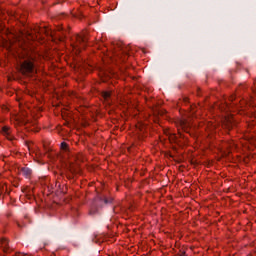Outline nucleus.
Segmentation results:
<instances>
[{"label":"nucleus","mask_w":256,"mask_h":256,"mask_svg":"<svg viewBox=\"0 0 256 256\" xmlns=\"http://www.w3.org/2000/svg\"><path fill=\"white\" fill-rule=\"evenodd\" d=\"M85 45H87V38L78 35L76 36V43L72 44V49L74 53L77 55V53L81 52V49H85Z\"/></svg>","instance_id":"1"},{"label":"nucleus","mask_w":256,"mask_h":256,"mask_svg":"<svg viewBox=\"0 0 256 256\" xmlns=\"http://www.w3.org/2000/svg\"><path fill=\"white\" fill-rule=\"evenodd\" d=\"M14 37L15 41L11 43H18L19 47H23V45H27L28 41H32L33 39H35L33 35L28 34L27 36H25V34L21 32L18 35H15Z\"/></svg>","instance_id":"2"},{"label":"nucleus","mask_w":256,"mask_h":256,"mask_svg":"<svg viewBox=\"0 0 256 256\" xmlns=\"http://www.w3.org/2000/svg\"><path fill=\"white\" fill-rule=\"evenodd\" d=\"M21 73L23 75H33L35 73V68L33 67V62L25 61L20 68Z\"/></svg>","instance_id":"3"},{"label":"nucleus","mask_w":256,"mask_h":256,"mask_svg":"<svg viewBox=\"0 0 256 256\" xmlns=\"http://www.w3.org/2000/svg\"><path fill=\"white\" fill-rule=\"evenodd\" d=\"M2 133H3V136L8 138L9 141L13 139V136H11V128H9L8 126H4L2 128Z\"/></svg>","instance_id":"4"},{"label":"nucleus","mask_w":256,"mask_h":256,"mask_svg":"<svg viewBox=\"0 0 256 256\" xmlns=\"http://www.w3.org/2000/svg\"><path fill=\"white\" fill-rule=\"evenodd\" d=\"M170 141H173L174 143H179V139L183 137L181 133L179 134H168Z\"/></svg>","instance_id":"5"},{"label":"nucleus","mask_w":256,"mask_h":256,"mask_svg":"<svg viewBox=\"0 0 256 256\" xmlns=\"http://www.w3.org/2000/svg\"><path fill=\"white\" fill-rule=\"evenodd\" d=\"M223 125L224 127H227V129H231V126L233 125V119H231L230 117L225 118L223 121Z\"/></svg>","instance_id":"6"},{"label":"nucleus","mask_w":256,"mask_h":256,"mask_svg":"<svg viewBox=\"0 0 256 256\" xmlns=\"http://www.w3.org/2000/svg\"><path fill=\"white\" fill-rule=\"evenodd\" d=\"M1 247L4 251H7V247L9 246V240L7 238H3L1 241Z\"/></svg>","instance_id":"7"},{"label":"nucleus","mask_w":256,"mask_h":256,"mask_svg":"<svg viewBox=\"0 0 256 256\" xmlns=\"http://www.w3.org/2000/svg\"><path fill=\"white\" fill-rule=\"evenodd\" d=\"M20 173L24 175L25 177L31 176V169L29 168H21Z\"/></svg>","instance_id":"8"},{"label":"nucleus","mask_w":256,"mask_h":256,"mask_svg":"<svg viewBox=\"0 0 256 256\" xmlns=\"http://www.w3.org/2000/svg\"><path fill=\"white\" fill-rule=\"evenodd\" d=\"M102 97H103L105 100H108V99L111 97V92H103V93H102Z\"/></svg>","instance_id":"9"},{"label":"nucleus","mask_w":256,"mask_h":256,"mask_svg":"<svg viewBox=\"0 0 256 256\" xmlns=\"http://www.w3.org/2000/svg\"><path fill=\"white\" fill-rule=\"evenodd\" d=\"M68 145H67V143H65V142H62L61 143V149L63 150V151H67V149H68Z\"/></svg>","instance_id":"10"},{"label":"nucleus","mask_w":256,"mask_h":256,"mask_svg":"<svg viewBox=\"0 0 256 256\" xmlns=\"http://www.w3.org/2000/svg\"><path fill=\"white\" fill-rule=\"evenodd\" d=\"M136 127H137V129H139V131H143V129H144V126L141 123L137 124Z\"/></svg>","instance_id":"11"},{"label":"nucleus","mask_w":256,"mask_h":256,"mask_svg":"<svg viewBox=\"0 0 256 256\" xmlns=\"http://www.w3.org/2000/svg\"><path fill=\"white\" fill-rule=\"evenodd\" d=\"M186 125H187V124L185 123V121H182V122H181V127H182V129H185Z\"/></svg>","instance_id":"12"},{"label":"nucleus","mask_w":256,"mask_h":256,"mask_svg":"<svg viewBox=\"0 0 256 256\" xmlns=\"http://www.w3.org/2000/svg\"><path fill=\"white\" fill-rule=\"evenodd\" d=\"M105 203H111V201H108V200H104Z\"/></svg>","instance_id":"13"},{"label":"nucleus","mask_w":256,"mask_h":256,"mask_svg":"<svg viewBox=\"0 0 256 256\" xmlns=\"http://www.w3.org/2000/svg\"><path fill=\"white\" fill-rule=\"evenodd\" d=\"M180 256H185V253L180 254Z\"/></svg>","instance_id":"14"}]
</instances>
